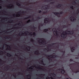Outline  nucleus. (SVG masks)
<instances>
[{"label":"nucleus","mask_w":79,"mask_h":79,"mask_svg":"<svg viewBox=\"0 0 79 79\" xmlns=\"http://www.w3.org/2000/svg\"><path fill=\"white\" fill-rule=\"evenodd\" d=\"M38 29L40 31H41V30H40V26H39L38 27Z\"/></svg>","instance_id":"25"},{"label":"nucleus","mask_w":79,"mask_h":79,"mask_svg":"<svg viewBox=\"0 0 79 79\" xmlns=\"http://www.w3.org/2000/svg\"><path fill=\"white\" fill-rule=\"evenodd\" d=\"M67 32H69V34L70 35H72V34H74V31H69V30H66Z\"/></svg>","instance_id":"5"},{"label":"nucleus","mask_w":79,"mask_h":79,"mask_svg":"<svg viewBox=\"0 0 79 79\" xmlns=\"http://www.w3.org/2000/svg\"><path fill=\"white\" fill-rule=\"evenodd\" d=\"M15 15H16V14H15L13 15V16H14V17H15Z\"/></svg>","instance_id":"42"},{"label":"nucleus","mask_w":79,"mask_h":79,"mask_svg":"<svg viewBox=\"0 0 79 79\" xmlns=\"http://www.w3.org/2000/svg\"><path fill=\"white\" fill-rule=\"evenodd\" d=\"M61 74H64V73H65V71H64V68H62V69H61Z\"/></svg>","instance_id":"9"},{"label":"nucleus","mask_w":79,"mask_h":79,"mask_svg":"<svg viewBox=\"0 0 79 79\" xmlns=\"http://www.w3.org/2000/svg\"><path fill=\"white\" fill-rule=\"evenodd\" d=\"M25 35H27V34L26 33H25Z\"/></svg>","instance_id":"61"},{"label":"nucleus","mask_w":79,"mask_h":79,"mask_svg":"<svg viewBox=\"0 0 79 79\" xmlns=\"http://www.w3.org/2000/svg\"><path fill=\"white\" fill-rule=\"evenodd\" d=\"M31 21V20L30 19H29L28 21L27 22V23H30Z\"/></svg>","instance_id":"22"},{"label":"nucleus","mask_w":79,"mask_h":79,"mask_svg":"<svg viewBox=\"0 0 79 79\" xmlns=\"http://www.w3.org/2000/svg\"><path fill=\"white\" fill-rule=\"evenodd\" d=\"M62 53H63V55H62V56H63L64 55V54L65 53V51H62Z\"/></svg>","instance_id":"15"},{"label":"nucleus","mask_w":79,"mask_h":79,"mask_svg":"<svg viewBox=\"0 0 79 79\" xmlns=\"http://www.w3.org/2000/svg\"><path fill=\"white\" fill-rule=\"evenodd\" d=\"M42 64H44V65H45V64H44V61H43V60H42L41 61Z\"/></svg>","instance_id":"20"},{"label":"nucleus","mask_w":79,"mask_h":79,"mask_svg":"<svg viewBox=\"0 0 79 79\" xmlns=\"http://www.w3.org/2000/svg\"><path fill=\"white\" fill-rule=\"evenodd\" d=\"M48 45H49V46H51V44H48Z\"/></svg>","instance_id":"57"},{"label":"nucleus","mask_w":79,"mask_h":79,"mask_svg":"<svg viewBox=\"0 0 79 79\" xmlns=\"http://www.w3.org/2000/svg\"><path fill=\"white\" fill-rule=\"evenodd\" d=\"M2 59H0V61H1V62H2Z\"/></svg>","instance_id":"45"},{"label":"nucleus","mask_w":79,"mask_h":79,"mask_svg":"<svg viewBox=\"0 0 79 79\" xmlns=\"http://www.w3.org/2000/svg\"><path fill=\"white\" fill-rule=\"evenodd\" d=\"M33 34H34L33 35H34L35 36V35H36V34H35V32H34L33 33Z\"/></svg>","instance_id":"36"},{"label":"nucleus","mask_w":79,"mask_h":79,"mask_svg":"<svg viewBox=\"0 0 79 79\" xmlns=\"http://www.w3.org/2000/svg\"><path fill=\"white\" fill-rule=\"evenodd\" d=\"M74 62L76 64H77V65L78 66V67L74 68V67L72 66L73 65L75 64V63H74L70 64L69 66L72 72L75 73H77L79 72V62L76 61H74Z\"/></svg>","instance_id":"1"},{"label":"nucleus","mask_w":79,"mask_h":79,"mask_svg":"<svg viewBox=\"0 0 79 79\" xmlns=\"http://www.w3.org/2000/svg\"><path fill=\"white\" fill-rule=\"evenodd\" d=\"M37 39L38 40H39V39H40V40H42L43 41V40H44V41H45V39H44V38H37Z\"/></svg>","instance_id":"12"},{"label":"nucleus","mask_w":79,"mask_h":79,"mask_svg":"<svg viewBox=\"0 0 79 79\" xmlns=\"http://www.w3.org/2000/svg\"><path fill=\"white\" fill-rule=\"evenodd\" d=\"M22 13H26V12L23 11V12H22Z\"/></svg>","instance_id":"52"},{"label":"nucleus","mask_w":79,"mask_h":79,"mask_svg":"<svg viewBox=\"0 0 79 79\" xmlns=\"http://www.w3.org/2000/svg\"><path fill=\"white\" fill-rule=\"evenodd\" d=\"M49 19H48V18H45L44 20V23H45V24H46V23H48V20Z\"/></svg>","instance_id":"7"},{"label":"nucleus","mask_w":79,"mask_h":79,"mask_svg":"<svg viewBox=\"0 0 79 79\" xmlns=\"http://www.w3.org/2000/svg\"><path fill=\"white\" fill-rule=\"evenodd\" d=\"M39 52H37V55H39Z\"/></svg>","instance_id":"53"},{"label":"nucleus","mask_w":79,"mask_h":79,"mask_svg":"<svg viewBox=\"0 0 79 79\" xmlns=\"http://www.w3.org/2000/svg\"><path fill=\"white\" fill-rule=\"evenodd\" d=\"M46 79H50V77L48 76L47 77H46Z\"/></svg>","instance_id":"28"},{"label":"nucleus","mask_w":79,"mask_h":79,"mask_svg":"<svg viewBox=\"0 0 79 79\" xmlns=\"http://www.w3.org/2000/svg\"><path fill=\"white\" fill-rule=\"evenodd\" d=\"M20 16V14H18V15H16V16L17 17H18L19 16Z\"/></svg>","instance_id":"21"},{"label":"nucleus","mask_w":79,"mask_h":79,"mask_svg":"<svg viewBox=\"0 0 79 79\" xmlns=\"http://www.w3.org/2000/svg\"><path fill=\"white\" fill-rule=\"evenodd\" d=\"M69 61H73V62H74V61H73V59H70V60H69Z\"/></svg>","instance_id":"26"},{"label":"nucleus","mask_w":79,"mask_h":79,"mask_svg":"<svg viewBox=\"0 0 79 79\" xmlns=\"http://www.w3.org/2000/svg\"><path fill=\"white\" fill-rule=\"evenodd\" d=\"M53 13L54 14V15H61V14H63V12L61 11L60 13L58 12H53Z\"/></svg>","instance_id":"6"},{"label":"nucleus","mask_w":79,"mask_h":79,"mask_svg":"<svg viewBox=\"0 0 79 79\" xmlns=\"http://www.w3.org/2000/svg\"><path fill=\"white\" fill-rule=\"evenodd\" d=\"M0 8H2V6H0Z\"/></svg>","instance_id":"54"},{"label":"nucleus","mask_w":79,"mask_h":79,"mask_svg":"<svg viewBox=\"0 0 79 79\" xmlns=\"http://www.w3.org/2000/svg\"><path fill=\"white\" fill-rule=\"evenodd\" d=\"M21 11L19 12H18V13H21Z\"/></svg>","instance_id":"38"},{"label":"nucleus","mask_w":79,"mask_h":79,"mask_svg":"<svg viewBox=\"0 0 79 79\" xmlns=\"http://www.w3.org/2000/svg\"><path fill=\"white\" fill-rule=\"evenodd\" d=\"M27 10H31V9H29L28 8H27Z\"/></svg>","instance_id":"46"},{"label":"nucleus","mask_w":79,"mask_h":79,"mask_svg":"<svg viewBox=\"0 0 79 79\" xmlns=\"http://www.w3.org/2000/svg\"><path fill=\"white\" fill-rule=\"evenodd\" d=\"M42 43H44V41H42V42H41V43H41V44H42Z\"/></svg>","instance_id":"44"},{"label":"nucleus","mask_w":79,"mask_h":79,"mask_svg":"<svg viewBox=\"0 0 79 79\" xmlns=\"http://www.w3.org/2000/svg\"><path fill=\"white\" fill-rule=\"evenodd\" d=\"M44 25V23H40V26H43Z\"/></svg>","instance_id":"16"},{"label":"nucleus","mask_w":79,"mask_h":79,"mask_svg":"<svg viewBox=\"0 0 79 79\" xmlns=\"http://www.w3.org/2000/svg\"><path fill=\"white\" fill-rule=\"evenodd\" d=\"M35 54H36V53H37V52H35Z\"/></svg>","instance_id":"55"},{"label":"nucleus","mask_w":79,"mask_h":79,"mask_svg":"<svg viewBox=\"0 0 79 79\" xmlns=\"http://www.w3.org/2000/svg\"><path fill=\"white\" fill-rule=\"evenodd\" d=\"M16 3L17 5H18V6H20V5H20V4H19V2H17Z\"/></svg>","instance_id":"19"},{"label":"nucleus","mask_w":79,"mask_h":79,"mask_svg":"<svg viewBox=\"0 0 79 79\" xmlns=\"http://www.w3.org/2000/svg\"><path fill=\"white\" fill-rule=\"evenodd\" d=\"M44 55V56H47L48 57H50V58H54V56H55V57H57V56H56V55H47V54H43ZM52 56V57H51L50 56Z\"/></svg>","instance_id":"3"},{"label":"nucleus","mask_w":79,"mask_h":79,"mask_svg":"<svg viewBox=\"0 0 79 79\" xmlns=\"http://www.w3.org/2000/svg\"><path fill=\"white\" fill-rule=\"evenodd\" d=\"M53 66V64H52V65H49V67H50V66Z\"/></svg>","instance_id":"48"},{"label":"nucleus","mask_w":79,"mask_h":79,"mask_svg":"<svg viewBox=\"0 0 79 79\" xmlns=\"http://www.w3.org/2000/svg\"><path fill=\"white\" fill-rule=\"evenodd\" d=\"M8 55H10V54H9V53H8Z\"/></svg>","instance_id":"62"},{"label":"nucleus","mask_w":79,"mask_h":79,"mask_svg":"<svg viewBox=\"0 0 79 79\" xmlns=\"http://www.w3.org/2000/svg\"><path fill=\"white\" fill-rule=\"evenodd\" d=\"M69 34V33L67 32V31H66L65 32L63 31V32L61 34V37L63 39H64V38H66L67 37V35Z\"/></svg>","instance_id":"2"},{"label":"nucleus","mask_w":79,"mask_h":79,"mask_svg":"<svg viewBox=\"0 0 79 79\" xmlns=\"http://www.w3.org/2000/svg\"><path fill=\"white\" fill-rule=\"evenodd\" d=\"M48 59L50 61V60H51V61H52V60L51 58H48Z\"/></svg>","instance_id":"39"},{"label":"nucleus","mask_w":79,"mask_h":79,"mask_svg":"<svg viewBox=\"0 0 79 79\" xmlns=\"http://www.w3.org/2000/svg\"><path fill=\"white\" fill-rule=\"evenodd\" d=\"M16 29H18L19 28L18 27H16Z\"/></svg>","instance_id":"63"},{"label":"nucleus","mask_w":79,"mask_h":79,"mask_svg":"<svg viewBox=\"0 0 79 79\" xmlns=\"http://www.w3.org/2000/svg\"><path fill=\"white\" fill-rule=\"evenodd\" d=\"M57 44V43H53L52 44V45H55L56 44Z\"/></svg>","instance_id":"27"},{"label":"nucleus","mask_w":79,"mask_h":79,"mask_svg":"<svg viewBox=\"0 0 79 79\" xmlns=\"http://www.w3.org/2000/svg\"><path fill=\"white\" fill-rule=\"evenodd\" d=\"M13 76H14V77H16V75H13Z\"/></svg>","instance_id":"41"},{"label":"nucleus","mask_w":79,"mask_h":79,"mask_svg":"<svg viewBox=\"0 0 79 79\" xmlns=\"http://www.w3.org/2000/svg\"><path fill=\"white\" fill-rule=\"evenodd\" d=\"M63 26L64 27H66V26L65 25H63Z\"/></svg>","instance_id":"37"},{"label":"nucleus","mask_w":79,"mask_h":79,"mask_svg":"<svg viewBox=\"0 0 79 79\" xmlns=\"http://www.w3.org/2000/svg\"><path fill=\"white\" fill-rule=\"evenodd\" d=\"M58 71H60L61 70V69H58Z\"/></svg>","instance_id":"33"},{"label":"nucleus","mask_w":79,"mask_h":79,"mask_svg":"<svg viewBox=\"0 0 79 79\" xmlns=\"http://www.w3.org/2000/svg\"><path fill=\"white\" fill-rule=\"evenodd\" d=\"M59 6L60 7H61V4H59L58 5H57L56 6L57 8H59Z\"/></svg>","instance_id":"14"},{"label":"nucleus","mask_w":79,"mask_h":79,"mask_svg":"<svg viewBox=\"0 0 79 79\" xmlns=\"http://www.w3.org/2000/svg\"><path fill=\"white\" fill-rule=\"evenodd\" d=\"M74 3H76V2H75V1H74Z\"/></svg>","instance_id":"49"},{"label":"nucleus","mask_w":79,"mask_h":79,"mask_svg":"<svg viewBox=\"0 0 79 79\" xmlns=\"http://www.w3.org/2000/svg\"><path fill=\"white\" fill-rule=\"evenodd\" d=\"M75 47H77V45H75Z\"/></svg>","instance_id":"60"},{"label":"nucleus","mask_w":79,"mask_h":79,"mask_svg":"<svg viewBox=\"0 0 79 79\" xmlns=\"http://www.w3.org/2000/svg\"><path fill=\"white\" fill-rule=\"evenodd\" d=\"M27 66H29V64H27Z\"/></svg>","instance_id":"59"},{"label":"nucleus","mask_w":79,"mask_h":79,"mask_svg":"<svg viewBox=\"0 0 79 79\" xmlns=\"http://www.w3.org/2000/svg\"><path fill=\"white\" fill-rule=\"evenodd\" d=\"M31 18V16L29 15V16L27 17V18H25L24 19H29V18Z\"/></svg>","instance_id":"13"},{"label":"nucleus","mask_w":79,"mask_h":79,"mask_svg":"<svg viewBox=\"0 0 79 79\" xmlns=\"http://www.w3.org/2000/svg\"><path fill=\"white\" fill-rule=\"evenodd\" d=\"M76 19L73 16L71 17L70 18V20H71L72 21H74Z\"/></svg>","instance_id":"8"},{"label":"nucleus","mask_w":79,"mask_h":79,"mask_svg":"<svg viewBox=\"0 0 79 79\" xmlns=\"http://www.w3.org/2000/svg\"><path fill=\"white\" fill-rule=\"evenodd\" d=\"M32 21H34V18H32Z\"/></svg>","instance_id":"43"},{"label":"nucleus","mask_w":79,"mask_h":79,"mask_svg":"<svg viewBox=\"0 0 79 79\" xmlns=\"http://www.w3.org/2000/svg\"><path fill=\"white\" fill-rule=\"evenodd\" d=\"M27 51H30V49H28L27 48H26V50H27Z\"/></svg>","instance_id":"30"},{"label":"nucleus","mask_w":79,"mask_h":79,"mask_svg":"<svg viewBox=\"0 0 79 79\" xmlns=\"http://www.w3.org/2000/svg\"><path fill=\"white\" fill-rule=\"evenodd\" d=\"M75 59H79V57H76L75 58Z\"/></svg>","instance_id":"40"},{"label":"nucleus","mask_w":79,"mask_h":79,"mask_svg":"<svg viewBox=\"0 0 79 79\" xmlns=\"http://www.w3.org/2000/svg\"><path fill=\"white\" fill-rule=\"evenodd\" d=\"M23 34H24V33H23L21 34V35H23Z\"/></svg>","instance_id":"56"},{"label":"nucleus","mask_w":79,"mask_h":79,"mask_svg":"<svg viewBox=\"0 0 79 79\" xmlns=\"http://www.w3.org/2000/svg\"><path fill=\"white\" fill-rule=\"evenodd\" d=\"M70 8H72V10H74V8H73V6H72L70 7Z\"/></svg>","instance_id":"24"},{"label":"nucleus","mask_w":79,"mask_h":79,"mask_svg":"<svg viewBox=\"0 0 79 79\" xmlns=\"http://www.w3.org/2000/svg\"><path fill=\"white\" fill-rule=\"evenodd\" d=\"M42 12V11L41 10H39V13H40Z\"/></svg>","instance_id":"31"},{"label":"nucleus","mask_w":79,"mask_h":79,"mask_svg":"<svg viewBox=\"0 0 79 79\" xmlns=\"http://www.w3.org/2000/svg\"><path fill=\"white\" fill-rule=\"evenodd\" d=\"M54 3H55V2H50V4H54Z\"/></svg>","instance_id":"23"},{"label":"nucleus","mask_w":79,"mask_h":79,"mask_svg":"<svg viewBox=\"0 0 79 79\" xmlns=\"http://www.w3.org/2000/svg\"><path fill=\"white\" fill-rule=\"evenodd\" d=\"M37 19H41V18H40V17H38L37 18Z\"/></svg>","instance_id":"29"},{"label":"nucleus","mask_w":79,"mask_h":79,"mask_svg":"<svg viewBox=\"0 0 79 79\" xmlns=\"http://www.w3.org/2000/svg\"><path fill=\"white\" fill-rule=\"evenodd\" d=\"M57 17H58V18H60V17H61V16L60 15H57Z\"/></svg>","instance_id":"32"},{"label":"nucleus","mask_w":79,"mask_h":79,"mask_svg":"<svg viewBox=\"0 0 79 79\" xmlns=\"http://www.w3.org/2000/svg\"><path fill=\"white\" fill-rule=\"evenodd\" d=\"M71 50L72 52H73L75 50V48L73 47H71Z\"/></svg>","instance_id":"10"},{"label":"nucleus","mask_w":79,"mask_h":79,"mask_svg":"<svg viewBox=\"0 0 79 79\" xmlns=\"http://www.w3.org/2000/svg\"><path fill=\"white\" fill-rule=\"evenodd\" d=\"M0 52H1L3 53V52L2 51V50H1Z\"/></svg>","instance_id":"51"},{"label":"nucleus","mask_w":79,"mask_h":79,"mask_svg":"<svg viewBox=\"0 0 79 79\" xmlns=\"http://www.w3.org/2000/svg\"><path fill=\"white\" fill-rule=\"evenodd\" d=\"M31 42H35V40H33L32 39H31Z\"/></svg>","instance_id":"17"},{"label":"nucleus","mask_w":79,"mask_h":79,"mask_svg":"<svg viewBox=\"0 0 79 79\" xmlns=\"http://www.w3.org/2000/svg\"><path fill=\"white\" fill-rule=\"evenodd\" d=\"M37 66H38L39 67H38L37 68H40V69H42V68H41V67H40V65H38Z\"/></svg>","instance_id":"18"},{"label":"nucleus","mask_w":79,"mask_h":79,"mask_svg":"<svg viewBox=\"0 0 79 79\" xmlns=\"http://www.w3.org/2000/svg\"><path fill=\"white\" fill-rule=\"evenodd\" d=\"M33 66H31V68H33Z\"/></svg>","instance_id":"64"},{"label":"nucleus","mask_w":79,"mask_h":79,"mask_svg":"<svg viewBox=\"0 0 79 79\" xmlns=\"http://www.w3.org/2000/svg\"><path fill=\"white\" fill-rule=\"evenodd\" d=\"M27 77H28V76H29L30 77H31V75L30 74H29L27 75Z\"/></svg>","instance_id":"35"},{"label":"nucleus","mask_w":79,"mask_h":79,"mask_svg":"<svg viewBox=\"0 0 79 79\" xmlns=\"http://www.w3.org/2000/svg\"><path fill=\"white\" fill-rule=\"evenodd\" d=\"M47 13V11H46V12H43V13L44 14H45V13Z\"/></svg>","instance_id":"34"},{"label":"nucleus","mask_w":79,"mask_h":79,"mask_svg":"<svg viewBox=\"0 0 79 79\" xmlns=\"http://www.w3.org/2000/svg\"><path fill=\"white\" fill-rule=\"evenodd\" d=\"M20 59H21V60H23V59L21 58H20Z\"/></svg>","instance_id":"58"},{"label":"nucleus","mask_w":79,"mask_h":79,"mask_svg":"<svg viewBox=\"0 0 79 79\" xmlns=\"http://www.w3.org/2000/svg\"><path fill=\"white\" fill-rule=\"evenodd\" d=\"M51 79H54V78H53V77H51Z\"/></svg>","instance_id":"47"},{"label":"nucleus","mask_w":79,"mask_h":79,"mask_svg":"<svg viewBox=\"0 0 79 79\" xmlns=\"http://www.w3.org/2000/svg\"><path fill=\"white\" fill-rule=\"evenodd\" d=\"M27 33H29V32L28 31H27Z\"/></svg>","instance_id":"50"},{"label":"nucleus","mask_w":79,"mask_h":79,"mask_svg":"<svg viewBox=\"0 0 79 79\" xmlns=\"http://www.w3.org/2000/svg\"><path fill=\"white\" fill-rule=\"evenodd\" d=\"M50 29V28H48V29H44V32H47L48 31V29Z\"/></svg>","instance_id":"11"},{"label":"nucleus","mask_w":79,"mask_h":79,"mask_svg":"<svg viewBox=\"0 0 79 79\" xmlns=\"http://www.w3.org/2000/svg\"><path fill=\"white\" fill-rule=\"evenodd\" d=\"M52 31H54V32H55L56 35L58 36V31H57V30H56V28H53L52 29Z\"/></svg>","instance_id":"4"}]
</instances>
